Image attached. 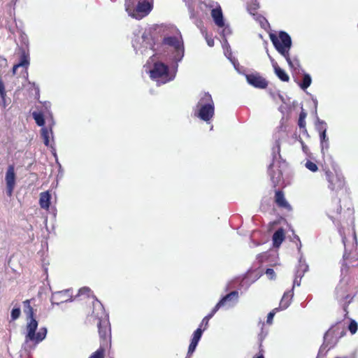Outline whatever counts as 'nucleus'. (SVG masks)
Segmentation results:
<instances>
[{
  "mask_svg": "<svg viewBox=\"0 0 358 358\" xmlns=\"http://www.w3.org/2000/svg\"><path fill=\"white\" fill-rule=\"evenodd\" d=\"M259 347H262V341L260 342Z\"/></svg>",
  "mask_w": 358,
  "mask_h": 358,
  "instance_id": "de8ad7c7",
  "label": "nucleus"
},
{
  "mask_svg": "<svg viewBox=\"0 0 358 358\" xmlns=\"http://www.w3.org/2000/svg\"><path fill=\"white\" fill-rule=\"evenodd\" d=\"M52 134V131H49L46 127L41 129V135L43 140V143L46 146L50 145V138Z\"/></svg>",
  "mask_w": 358,
  "mask_h": 358,
  "instance_id": "4be33fe9",
  "label": "nucleus"
},
{
  "mask_svg": "<svg viewBox=\"0 0 358 358\" xmlns=\"http://www.w3.org/2000/svg\"><path fill=\"white\" fill-rule=\"evenodd\" d=\"M6 190L8 195L10 196L15 185V173L14 165H9L6 173Z\"/></svg>",
  "mask_w": 358,
  "mask_h": 358,
  "instance_id": "1a4fd4ad",
  "label": "nucleus"
},
{
  "mask_svg": "<svg viewBox=\"0 0 358 358\" xmlns=\"http://www.w3.org/2000/svg\"><path fill=\"white\" fill-rule=\"evenodd\" d=\"M31 299H27L23 301V311L27 318L34 317L35 315L34 308L31 306Z\"/></svg>",
  "mask_w": 358,
  "mask_h": 358,
  "instance_id": "aec40b11",
  "label": "nucleus"
},
{
  "mask_svg": "<svg viewBox=\"0 0 358 358\" xmlns=\"http://www.w3.org/2000/svg\"><path fill=\"white\" fill-rule=\"evenodd\" d=\"M238 299V291H232L222 297L217 303V305L220 307V308L222 307H231L237 302Z\"/></svg>",
  "mask_w": 358,
  "mask_h": 358,
  "instance_id": "9b49d317",
  "label": "nucleus"
},
{
  "mask_svg": "<svg viewBox=\"0 0 358 358\" xmlns=\"http://www.w3.org/2000/svg\"><path fill=\"white\" fill-rule=\"evenodd\" d=\"M208 322H209V320H206V321H205V320H204V318H203V319L202 320V321H201V324H200L199 327H201V328L202 329H204V330H205V329L208 327Z\"/></svg>",
  "mask_w": 358,
  "mask_h": 358,
  "instance_id": "a19ab883",
  "label": "nucleus"
},
{
  "mask_svg": "<svg viewBox=\"0 0 358 358\" xmlns=\"http://www.w3.org/2000/svg\"><path fill=\"white\" fill-rule=\"evenodd\" d=\"M316 129L319 133L327 132L326 122L319 120L316 124Z\"/></svg>",
  "mask_w": 358,
  "mask_h": 358,
  "instance_id": "cd10ccee",
  "label": "nucleus"
},
{
  "mask_svg": "<svg viewBox=\"0 0 358 358\" xmlns=\"http://www.w3.org/2000/svg\"><path fill=\"white\" fill-rule=\"evenodd\" d=\"M195 115L203 121L209 122L215 114V104L211 95L203 92L196 104Z\"/></svg>",
  "mask_w": 358,
  "mask_h": 358,
  "instance_id": "f03ea898",
  "label": "nucleus"
},
{
  "mask_svg": "<svg viewBox=\"0 0 358 358\" xmlns=\"http://www.w3.org/2000/svg\"><path fill=\"white\" fill-rule=\"evenodd\" d=\"M162 43L174 48L177 53V56L179 57L178 60H180L182 59L184 55V46L181 36L164 37Z\"/></svg>",
  "mask_w": 358,
  "mask_h": 358,
  "instance_id": "0eeeda50",
  "label": "nucleus"
},
{
  "mask_svg": "<svg viewBox=\"0 0 358 358\" xmlns=\"http://www.w3.org/2000/svg\"><path fill=\"white\" fill-rule=\"evenodd\" d=\"M205 33V38H206V41L207 42V44L210 46V47H213L214 45V39L212 38L211 36H209L207 33L206 31H203V34Z\"/></svg>",
  "mask_w": 358,
  "mask_h": 358,
  "instance_id": "72a5a7b5",
  "label": "nucleus"
},
{
  "mask_svg": "<svg viewBox=\"0 0 358 358\" xmlns=\"http://www.w3.org/2000/svg\"><path fill=\"white\" fill-rule=\"evenodd\" d=\"M66 293V292H59L56 294H55L52 296V300L62 298L63 295H64Z\"/></svg>",
  "mask_w": 358,
  "mask_h": 358,
  "instance_id": "ea45409f",
  "label": "nucleus"
},
{
  "mask_svg": "<svg viewBox=\"0 0 358 358\" xmlns=\"http://www.w3.org/2000/svg\"><path fill=\"white\" fill-rule=\"evenodd\" d=\"M266 274L268 275V278L273 280L275 277V271L273 268H267L266 270Z\"/></svg>",
  "mask_w": 358,
  "mask_h": 358,
  "instance_id": "c9c22d12",
  "label": "nucleus"
},
{
  "mask_svg": "<svg viewBox=\"0 0 358 358\" xmlns=\"http://www.w3.org/2000/svg\"><path fill=\"white\" fill-rule=\"evenodd\" d=\"M306 167L312 172H316L318 170L317 165L310 160H308L305 164Z\"/></svg>",
  "mask_w": 358,
  "mask_h": 358,
  "instance_id": "c756f323",
  "label": "nucleus"
},
{
  "mask_svg": "<svg viewBox=\"0 0 358 358\" xmlns=\"http://www.w3.org/2000/svg\"><path fill=\"white\" fill-rule=\"evenodd\" d=\"M219 309L220 307L216 304L210 313L204 317V320H210Z\"/></svg>",
  "mask_w": 358,
  "mask_h": 358,
  "instance_id": "473e14b6",
  "label": "nucleus"
},
{
  "mask_svg": "<svg viewBox=\"0 0 358 358\" xmlns=\"http://www.w3.org/2000/svg\"><path fill=\"white\" fill-rule=\"evenodd\" d=\"M154 45H155V43H150V44H149V47H150L151 49H153V48H154Z\"/></svg>",
  "mask_w": 358,
  "mask_h": 358,
  "instance_id": "37998d69",
  "label": "nucleus"
},
{
  "mask_svg": "<svg viewBox=\"0 0 358 358\" xmlns=\"http://www.w3.org/2000/svg\"><path fill=\"white\" fill-rule=\"evenodd\" d=\"M303 149L305 150L306 148V145H304L303 142L301 141Z\"/></svg>",
  "mask_w": 358,
  "mask_h": 358,
  "instance_id": "49530a36",
  "label": "nucleus"
},
{
  "mask_svg": "<svg viewBox=\"0 0 358 358\" xmlns=\"http://www.w3.org/2000/svg\"><path fill=\"white\" fill-rule=\"evenodd\" d=\"M312 79L309 74L305 73L303 77L302 82L299 84V86L303 90H306L311 84Z\"/></svg>",
  "mask_w": 358,
  "mask_h": 358,
  "instance_id": "393cba45",
  "label": "nucleus"
},
{
  "mask_svg": "<svg viewBox=\"0 0 358 358\" xmlns=\"http://www.w3.org/2000/svg\"><path fill=\"white\" fill-rule=\"evenodd\" d=\"M51 195L49 192H43L40 194L39 204L41 208L48 210L50 206Z\"/></svg>",
  "mask_w": 358,
  "mask_h": 358,
  "instance_id": "a211bd4d",
  "label": "nucleus"
},
{
  "mask_svg": "<svg viewBox=\"0 0 358 358\" xmlns=\"http://www.w3.org/2000/svg\"><path fill=\"white\" fill-rule=\"evenodd\" d=\"M0 80H1V79L0 78Z\"/></svg>",
  "mask_w": 358,
  "mask_h": 358,
  "instance_id": "8fccbe9b",
  "label": "nucleus"
},
{
  "mask_svg": "<svg viewBox=\"0 0 358 358\" xmlns=\"http://www.w3.org/2000/svg\"><path fill=\"white\" fill-rule=\"evenodd\" d=\"M211 16L217 26L222 27L224 25L222 11L220 8H213L211 10Z\"/></svg>",
  "mask_w": 358,
  "mask_h": 358,
  "instance_id": "4468645a",
  "label": "nucleus"
},
{
  "mask_svg": "<svg viewBox=\"0 0 358 358\" xmlns=\"http://www.w3.org/2000/svg\"><path fill=\"white\" fill-rule=\"evenodd\" d=\"M99 334L100 337V345L106 348L111 346L110 325L108 320H99L98 322Z\"/></svg>",
  "mask_w": 358,
  "mask_h": 358,
  "instance_id": "39448f33",
  "label": "nucleus"
},
{
  "mask_svg": "<svg viewBox=\"0 0 358 358\" xmlns=\"http://www.w3.org/2000/svg\"><path fill=\"white\" fill-rule=\"evenodd\" d=\"M150 76L152 79H165L169 80V66L162 62H155L152 69L150 71Z\"/></svg>",
  "mask_w": 358,
  "mask_h": 358,
  "instance_id": "423d86ee",
  "label": "nucleus"
},
{
  "mask_svg": "<svg viewBox=\"0 0 358 358\" xmlns=\"http://www.w3.org/2000/svg\"><path fill=\"white\" fill-rule=\"evenodd\" d=\"M293 297V291L289 290L284 293L279 306V310L286 309L291 303Z\"/></svg>",
  "mask_w": 358,
  "mask_h": 358,
  "instance_id": "dca6fc26",
  "label": "nucleus"
},
{
  "mask_svg": "<svg viewBox=\"0 0 358 358\" xmlns=\"http://www.w3.org/2000/svg\"><path fill=\"white\" fill-rule=\"evenodd\" d=\"M20 314H21L20 308L19 307L14 308L12 310L11 313H10L11 320L14 321V320L18 319L20 316Z\"/></svg>",
  "mask_w": 358,
  "mask_h": 358,
  "instance_id": "c85d7f7f",
  "label": "nucleus"
},
{
  "mask_svg": "<svg viewBox=\"0 0 358 358\" xmlns=\"http://www.w3.org/2000/svg\"><path fill=\"white\" fill-rule=\"evenodd\" d=\"M272 66L275 75L280 80L283 82H288L289 80V77L287 73L278 66L277 62L273 61Z\"/></svg>",
  "mask_w": 358,
  "mask_h": 358,
  "instance_id": "f3484780",
  "label": "nucleus"
},
{
  "mask_svg": "<svg viewBox=\"0 0 358 358\" xmlns=\"http://www.w3.org/2000/svg\"><path fill=\"white\" fill-rule=\"evenodd\" d=\"M270 39L275 48L287 60L290 66H292V62L289 57V50L292 46V39L289 35L285 31H280L278 36L275 34H270Z\"/></svg>",
  "mask_w": 358,
  "mask_h": 358,
  "instance_id": "7ed1b4c3",
  "label": "nucleus"
},
{
  "mask_svg": "<svg viewBox=\"0 0 358 358\" xmlns=\"http://www.w3.org/2000/svg\"><path fill=\"white\" fill-rule=\"evenodd\" d=\"M29 65V55L24 49L21 50V55L19 63L15 64L13 67V74H16V71L19 67H24L27 69Z\"/></svg>",
  "mask_w": 358,
  "mask_h": 358,
  "instance_id": "ddd939ff",
  "label": "nucleus"
},
{
  "mask_svg": "<svg viewBox=\"0 0 358 358\" xmlns=\"http://www.w3.org/2000/svg\"><path fill=\"white\" fill-rule=\"evenodd\" d=\"M307 117V113L305 111L304 109H301L299 120H298V126L300 128L301 132L303 135L308 136V131L306 127V118Z\"/></svg>",
  "mask_w": 358,
  "mask_h": 358,
  "instance_id": "6ab92c4d",
  "label": "nucleus"
},
{
  "mask_svg": "<svg viewBox=\"0 0 358 358\" xmlns=\"http://www.w3.org/2000/svg\"><path fill=\"white\" fill-rule=\"evenodd\" d=\"M91 292V290L88 287H83L80 289L78 295H87L89 296Z\"/></svg>",
  "mask_w": 358,
  "mask_h": 358,
  "instance_id": "e433bc0d",
  "label": "nucleus"
},
{
  "mask_svg": "<svg viewBox=\"0 0 358 358\" xmlns=\"http://www.w3.org/2000/svg\"><path fill=\"white\" fill-rule=\"evenodd\" d=\"M327 188L336 195L332 197L327 208V215L334 222L341 224L348 220H354V208L351 201L346 198L341 205V199L338 193L341 191L347 192L345 178L337 164L332 163L329 165L326 162L322 166Z\"/></svg>",
  "mask_w": 358,
  "mask_h": 358,
  "instance_id": "f257e3e1",
  "label": "nucleus"
},
{
  "mask_svg": "<svg viewBox=\"0 0 358 358\" xmlns=\"http://www.w3.org/2000/svg\"><path fill=\"white\" fill-rule=\"evenodd\" d=\"M197 345H198V343L191 341V343H190V344L189 345V348H188V352H187V354L188 355L192 354L194 352Z\"/></svg>",
  "mask_w": 358,
  "mask_h": 358,
  "instance_id": "f704fd0d",
  "label": "nucleus"
},
{
  "mask_svg": "<svg viewBox=\"0 0 358 358\" xmlns=\"http://www.w3.org/2000/svg\"><path fill=\"white\" fill-rule=\"evenodd\" d=\"M250 1V2L247 3V9L250 14L255 15L259 8V3H257V0Z\"/></svg>",
  "mask_w": 358,
  "mask_h": 358,
  "instance_id": "b1692460",
  "label": "nucleus"
},
{
  "mask_svg": "<svg viewBox=\"0 0 358 358\" xmlns=\"http://www.w3.org/2000/svg\"><path fill=\"white\" fill-rule=\"evenodd\" d=\"M321 143H323L328 141V138L326 136V132L320 133Z\"/></svg>",
  "mask_w": 358,
  "mask_h": 358,
  "instance_id": "58836bf2",
  "label": "nucleus"
},
{
  "mask_svg": "<svg viewBox=\"0 0 358 358\" xmlns=\"http://www.w3.org/2000/svg\"><path fill=\"white\" fill-rule=\"evenodd\" d=\"M32 115L36 123L38 126L42 127L45 124L44 116L41 113L34 112Z\"/></svg>",
  "mask_w": 358,
  "mask_h": 358,
  "instance_id": "a878e982",
  "label": "nucleus"
},
{
  "mask_svg": "<svg viewBox=\"0 0 358 358\" xmlns=\"http://www.w3.org/2000/svg\"><path fill=\"white\" fill-rule=\"evenodd\" d=\"M107 348H106L103 345H100L99 348L89 357V358H104Z\"/></svg>",
  "mask_w": 358,
  "mask_h": 358,
  "instance_id": "5701e85b",
  "label": "nucleus"
},
{
  "mask_svg": "<svg viewBox=\"0 0 358 358\" xmlns=\"http://www.w3.org/2000/svg\"><path fill=\"white\" fill-rule=\"evenodd\" d=\"M273 245L278 248L285 238V231L282 228H279L273 235Z\"/></svg>",
  "mask_w": 358,
  "mask_h": 358,
  "instance_id": "2eb2a0df",
  "label": "nucleus"
},
{
  "mask_svg": "<svg viewBox=\"0 0 358 358\" xmlns=\"http://www.w3.org/2000/svg\"><path fill=\"white\" fill-rule=\"evenodd\" d=\"M357 329H358L357 323L355 320H352L348 326L349 331H350V333L352 334H354L357 332Z\"/></svg>",
  "mask_w": 358,
  "mask_h": 358,
  "instance_id": "7c9ffc66",
  "label": "nucleus"
},
{
  "mask_svg": "<svg viewBox=\"0 0 358 358\" xmlns=\"http://www.w3.org/2000/svg\"><path fill=\"white\" fill-rule=\"evenodd\" d=\"M274 201L278 207L289 211L292 210V206L286 200L283 191L277 189L275 191Z\"/></svg>",
  "mask_w": 358,
  "mask_h": 358,
  "instance_id": "f8f14e48",
  "label": "nucleus"
},
{
  "mask_svg": "<svg viewBox=\"0 0 358 358\" xmlns=\"http://www.w3.org/2000/svg\"><path fill=\"white\" fill-rule=\"evenodd\" d=\"M28 319L29 321L27 324V334L25 336V341L26 342L34 341L35 343H38L45 338L47 329L43 327L40 329L38 332L36 333V330L38 327V322L34 317Z\"/></svg>",
  "mask_w": 358,
  "mask_h": 358,
  "instance_id": "20e7f679",
  "label": "nucleus"
},
{
  "mask_svg": "<svg viewBox=\"0 0 358 358\" xmlns=\"http://www.w3.org/2000/svg\"><path fill=\"white\" fill-rule=\"evenodd\" d=\"M256 358H264V355L262 353H261L259 355H258Z\"/></svg>",
  "mask_w": 358,
  "mask_h": 358,
  "instance_id": "c03bdc74",
  "label": "nucleus"
},
{
  "mask_svg": "<svg viewBox=\"0 0 358 358\" xmlns=\"http://www.w3.org/2000/svg\"><path fill=\"white\" fill-rule=\"evenodd\" d=\"M203 331L204 329H202L201 327H199V328H197V329L194 332L193 337L191 341L199 343Z\"/></svg>",
  "mask_w": 358,
  "mask_h": 358,
  "instance_id": "bb28decb",
  "label": "nucleus"
},
{
  "mask_svg": "<svg viewBox=\"0 0 358 358\" xmlns=\"http://www.w3.org/2000/svg\"><path fill=\"white\" fill-rule=\"evenodd\" d=\"M268 172L273 187L275 188L282 181V172L279 166L275 167L273 164L269 165Z\"/></svg>",
  "mask_w": 358,
  "mask_h": 358,
  "instance_id": "9d476101",
  "label": "nucleus"
},
{
  "mask_svg": "<svg viewBox=\"0 0 358 358\" xmlns=\"http://www.w3.org/2000/svg\"><path fill=\"white\" fill-rule=\"evenodd\" d=\"M336 358H346V357H336Z\"/></svg>",
  "mask_w": 358,
  "mask_h": 358,
  "instance_id": "09e8293b",
  "label": "nucleus"
},
{
  "mask_svg": "<svg viewBox=\"0 0 358 358\" xmlns=\"http://www.w3.org/2000/svg\"><path fill=\"white\" fill-rule=\"evenodd\" d=\"M142 0H125V10L130 15L134 14V10Z\"/></svg>",
  "mask_w": 358,
  "mask_h": 358,
  "instance_id": "412c9836",
  "label": "nucleus"
},
{
  "mask_svg": "<svg viewBox=\"0 0 358 358\" xmlns=\"http://www.w3.org/2000/svg\"><path fill=\"white\" fill-rule=\"evenodd\" d=\"M278 310H279V308H275L268 314L267 319H266L267 324H272L273 317H274L275 314L276 313V312H278Z\"/></svg>",
  "mask_w": 358,
  "mask_h": 358,
  "instance_id": "2f4dec72",
  "label": "nucleus"
},
{
  "mask_svg": "<svg viewBox=\"0 0 358 358\" xmlns=\"http://www.w3.org/2000/svg\"><path fill=\"white\" fill-rule=\"evenodd\" d=\"M148 36V34H143V39L145 40V38H147Z\"/></svg>",
  "mask_w": 358,
  "mask_h": 358,
  "instance_id": "a18cd8bd",
  "label": "nucleus"
},
{
  "mask_svg": "<svg viewBox=\"0 0 358 358\" xmlns=\"http://www.w3.org/2000/svg\"><path fill=\"white\" fill-rule=\"evenodd\" d=\"M68 301V299H65V300H62V301H60L59 302H55V303H56L57 304H59V303H63V302H65V301ZM52 303H55V302L52 301Z\"/></svg>",
  "mask_w": 358,
  "mask_h": 358,
  "instance_id": "79ce46f5",
  "label": "nucleus"
},
{
  "mask_svg": "<svg viewBox=\"0 0 358 358\" xmlns=\"http://www.w3.org/2000/svg\"><path fill=\"white\" fill-rule=\"evenodd\" d=\"M247 82L255 88L266 89L268 82L259 73H252L245 75Z\"/></svg>",
  "mask_w": 358,
  "mask_h": 358,
  "instance_id": "6e6552de",
  "label": "nucleus"
},
{
  "mask_svg": "<svg viewBox=\"0 0 358 358\" xmlns=\"http://www.w3.org/2000/svg\"><path fill=\"white\" fill-rule=\"evenodd\" d=\"M0 96L2 99H4L6 96L5 87H4V85L2 82V80H0Z\"/></svg>",
  "mask_w": 358,
  "mask_h": 358,
  "instance_id": "4c0bfd02",
  "label": "nucleus"
}]
</instances>
